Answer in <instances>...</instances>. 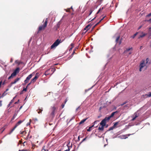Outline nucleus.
Returning a JSON list of instances; mask_svg holds the SVG:
<instances>
[{
    "instance_id": "obj_1",
    "label": "nucleus",
    "mask_w": 151,
    "mask_h": 151,
    "mask_svg": "<svg viewBox=\"0 0 151 151\" xmlns=\"http://www.w3.org/2000/svg\"><path fill=\"white\" fill-rule=\"evenodd\" d=\"M48 20V18H47L45 19L44 24L42 25L39 26L38 28V32L45 29L47 25Z\"/></svg>"
},
{
    "instance_id": "obj_2",
    "label": "nucleus",
    "mask_w": 151,
    "mask_h": 151,
    "mask_svg": "<svg viewBox=\"0 0 151 151\" xmlns=\"http://www.w3.org/2000/svg\"><path fill=\"white\" fill-rule=\"evenodd\" d=\"M19 70L20 68L19 67L17 68L11 74V76L8 77V79H10L15 76L19 72Z\"/></svg>"
},
{
    "instance_id": "obj_3",
    "label": "nucleus",
    "mask_w": 151,
    "mask_h": 151,
    "mask_svg": "<svg viewBox=\"0 0 151 151\" xmlns=\"http://www.w3.org/2000/svg\"><path fill=\"white\" fill-rule=\"evenodd\" d=\"M62 42L60 40L58 39L55 42L53 43V44L51 46V49H53L55 48L57 46Z\"/></svg>"
},
{
    "instance_id": "obj_4",
    "label": "nucleus",
    "mask_w": 151,
    "mask_h": 151,
    "mask_svg": "<svg viewBox=\"0 0 151 151\" xmlns=\"http://www.w3.org/2000/svg\"><path fill=\"white\" fill-rule=\"evenodd\" d=\"M58 107L54 105L52 106L51 107V112L50 114L51 116L54 117L55 115V112L57 110Z\"/></svg>"
},
{
    "instance_id": "obj_5",
    "label": "nucleus",
    "mask_w": 151,
    "mask_h": 151,
    "mask_svg": "<svg viewBox=\"0 0 151 151\" xmlns=\"http://www.w3.org/2000/svg\"><path fill=\"white\" fill-rule=\"evenodd\" d=\"M145 67H146V69L147 67V66L146 64L145 61L144 60H142V62L139 65V70L140 71H141L143 68Z\"/></svg>"
},
{
    "instance_id": "obj_6",
    "label": "nucleus",
    "mask_w": 151,
    "mask_h": 151,
    "mask_svg": "<svg viewBox=\"0 0 151 151\" xmlns=\"http://www.w3.org/2000/svg\"><path fill=\"white\" fill-rule=\"evenodd\" d=\"M109 119H107V117H106L100 123V124L103 126H105L107 122L109 121Z\"/></svg>"
},
{
    "instance_id": "obj_7",
    "label": "nucleus",
    "mask_w": 151,
    "mask_h": 151,
    "mask_svg": "<svg viewBox=\"0 0 151 151\" xmlns=\"http://www.w3.org/2000/svg\"><path fill=\"white\" fill-rule=\"evenodd\" d=\"M23 122V121H21V120H20L15 125V126L12 129L10 132L9 133V134H11L12 132L14 130V129H15V128L18 126L19 125V124H20L22 122Z\"/></svg>"
},
{
    "instance_id": "obj_8",
    "label": "nucleus",
    "mask_w": 151,
    "mask_h": 151,
    "mask_svg": "<svg viewBox=\"0 0 151 151\" xmlns=\"http://www.w3.org/2000/svg\"><path fill=\"white\" fill-rule=\"evenodd\" d=\"M34 75V73L30 74L26 78V79L24 81V84H26L28 83L29 80L32 78V76Z\"/></svg>"
},
{
    "instance_id": "obj_9",
    "label": "nucleus",
    "mask_w": 151,
    "mask_h": 151,
    "mask_svg": "<svg viewBox=\"0 0 151 151\" xmlns=\"http://www.w3.org/2000/svg\"><path fill=\"white\" fill-rule=\"evenodd\" d=\"M120 36L118 35L117 36L116 38V39L115 40V42H116V44L118 43L119 45H121L122 43V38L120 40Z\"/></svg>"
},
{
    "instance_id": "obj_10",
    "label": "nucleus",
    "mask_w": 151,
    "mask_h": 151,
    "mask_svg": "<svg viewBox=\"0 0 151 151\" xmlns=\"http://www.w3.org/2000/svg\"><path fill=\"white\" fill-rule=\"evenodd\" d=\"M134 133H133L132 134H128L126 135H124L122 136H121L120 137L121 139H126L128 138L127 137L129 136L132 135Z\"/></svg>"
},
{
    "instance_id": "obj_11",
    "label": "nucleus",
    "mask_w": 151,
    "mask_h": 151,
    "mask_svg": "<svg viewBox=\"0 0 151 151\" xmlns=\"http://www.w3.org/2000/svg\"><path fill=\"white\" fill-rule=\"evenodd\" d=\"M134 116L133 117V118L132 119V121H134V120L135 119L139 116V114H137V112H135L134 114Z\"/></svg>"
},
{
    "instance_id": "obj_12",
    "label": "nucleus",
    "mask_w": 151,
    "mask_h": 151,
    "mask_svg": "<svg viewBox=\"0 0 151 151\" xmlns=\"http://www.w3.org/2000/svg\"><path fill=\"white\" fill-rule=\"evenodd\" d=\"M117 112H118L117 111H116L115 112H112L111 114L110 115V116H108V117H107V119L109 120L111 118L113 117L114 116V115L116 113H117Z\"/></svg>"
},
{
    "instance_id": "obj_13",
    "label": "nucleus",
    "mask_w": 151,
    "mask_h": 151,
    "mask_svg": "<svg viewBox=\"0 0 151 151\" xmlns=\"http://www.w3.org/2000/svg\"><path fill=\"white\" fill-rule=\"evenodd\" d=\"M20 79V78H16L14 81L10 83V85L12 86L13 84L16 83L17 81H18Z\"/></svg>"
},
{
    "instance_id": "obj_14",
    "label": "nucleus",
    "mask_w": 151,
    "mask_h": 151,
    "mask_svg": "<svg viewBox=\"0 0 151 151\" xmlns=\"http://www.w3.org/2000/svg\"><path fill=\"white\" fill-rule=\"evenodd\" d=\"M145 98L150 97L151 96V92H150L148 93V94H146L145 95L143 96Z\"/></svg>"
},
{
    "instance_id": "obj_15",
    "label": "nucleus",
    "mask_w": 151,
    "mask_h": 151,
    "mask_svg": "<svg viewBox=\"0 0 151 151\" xmlns=\"http://www.w3.org/2000/svg\"><path fill=\"white\" fill-rule=\"evenodd\" d=\"M91 26V25L90 24H89L88 25L84 28V30H88L90 28Z\"/></svg>"
},
{
    "instance_id": "obj_16",
    "label": "nucleus",
    "mask_w": 151,
    "mask_h": 151,
    "mask_svg": "<svg viewBox=\"0 0 151 151\" xmlns=\"http://www.w3.org/2000/svg\"><path fill=\"white\" fill-rule=\"evenodd\" d=\"M40 75V74L39 73H37L35 74V77L34 78L37 80L39 76Z\"/></svg>"
},
{
    "instance_id": "obj_17",
    "label": "nucleus",
    "mask_w": 151,
    "mask_h": 151,
    "mask_svg": "<svg viewBox=\"0 0 151 151\" xmlns=\"http://www.w3.org/2000/svg\"><path fill=\"white\" fill-rule=\"evenodd\" d=\"M50 71H52V70H51L50 69H48V70H47V71H46L45 73V74L46 76L49 75V74H50Z\"/></svg>"
},
{
    "instance_id": "obj_18",
    "label": "nucleus",
    "mask_w": 151,
    "mask_h": 151,
    "mask_svg": "<svg viewBox=\"0 0 151 151\" xmlns=\"http://www.w3.org/2000/svg\"><path fill=\"white\" fill-rule=\"evenodd\" d=\"M88 118H86L85 119H84L82 120L79 123V124L80 125L82 124H83L87 119Z\"/></svg>"
},
{
    "instance_id": "obj_19",
    "label": "nucleus",
    "mask_w": 151,
    "mask_h": 151,
    "mask_svg": "<svg viewBox=\"0 0 151 151\" xmlns=\"http://www.w3.org/2000/svg\"><path fill=\"white\" fill-rule=\"evenodd\" d=\"M106 17L105 16L102 19H101V20H100V21L98 22L97 23H96L94 26V27H95L98 24L101 22V21L102 20L104 19V18Z\"/></svg>"
},
{
    "instance_id": "obj_20",
    "label": "nucleus",
    "mask_w": 151,
    "mask_h": 151,
    "mask_svg": "<svg viewBox=\"0 0 151 151\" xmlns=\"http://www.w3.org/2000/svg\"><path fill=\"white\" fill-rule=\"evenodd\" d=\"M104 126H101V127H99L98 128V130L103 131L104 129Z\"/></svg>"
},
{
    "instance_id": "obj_21",
    "label": "nucleus",
    "mask_w": 151,
    "mask_h": 151,
    "mask_svg": "<svg viewBox=\"0 0 151 151\" xmlns=\"http://www.w3.org/2000/svg\"><path fill=\"white\" fill-rule=\"evenodd\" d=\"M60 23L58 22L57 24V25L55 26L56 27V29L57 30L58 28H59L60 25Z\"/></svg>"
},
{
    "instance_id": "obj_22",
    "label": "nucleus",
    "mask_w": 151,
    "mask_h": 151,
    "mask_svg": "<svg viewBox=\"0 0 151 151\" xmlns=\"http://www.w3.org/2000/svg\"><path fill=\"white\" fill-rule=\"evenodd\" d=\"M94 126V124L92 125L90 127H89L88 129L87 130V131L88 132H90L92 129V128Z\"/></svg>"
},
{
    "instance_id": "obj_23",
    "label": "nucleus",
    "mask_w": 151,
    "mask_h": 151,
    "mask_svg": "<svg viewBox=\"0 0 151 151\" xmlns=\"http://www.w3.org/2000/svg\"><path fill=\"white\" fill-rule=\"evenodd\" d=\"M119 122H117L114 123L113 126L115 128L116 127V126L118 124Z\"/></svg>"
},
{
    "instance_id": "obj_24",
    "label": "nucleus",
    "mask_w": 151,
    "mask_h": 151,
    "mask_svg": "<svg viewBox=\"0 0 151 151\" xmlns=\"http://www.w3.org/2000/svg\"><path fill=\"white\" fill-rule=\"evenodd\" d=\"M132 47L130 48H128L126 49V50L124 52H128L131 50H132Z\"/></svg>"
},
{
    "instance_id": "obj_25",
    "label": "nucleus",
    "mask_w": 151,
    "mask_h": 151,
    "mask_svg": "<svg viewBox=\"0 0 151 151\" xmlns=\"http://www.w3.org/2000/svg\"><path fill=\"white\" fill-rule=\"evenodd\" d=\"M87 138V137H86L84 139H83V140L80 142L79 145H81L83 141L86 140Z\"/></svg>"
},
{
    "instance_id": "obj_26",
    "label": "nucleus",
    "mask_w": 151,
    "mask_h": 151,
    "mask_svg": "<svg viewBox=\"0 0 151 151\" xmlns=\"http://www.w3.org/2000/svg\"><path fill=\"white\" fill-rule=\"evenodd\" d=\"M36 80L34 78L32 79L31 80V83H34Z\"/></svg>"
},
{
    "instance_id": "obj_27",
    "label": "nucleus",
    "mask_w": 151,
    "mask_h": 151,
    "mask_svg": "<svg viewBox=\"0 0 151 151\" xmlns=\"http://www.w3.org/2000/svg\"><path fill=\"white\" fill-rule=\"evenodd\" d=\"M15 63L18 64V65H20L21 63L18 60H16L15 61Z\"/></svg>"
},
{
    "instance_id": "obj_28",
    "label": "nucleus",
    "mask_w": 151,
    "mask_h": 151,
    "mask_svg": "<svg viewBox=\"0 0 151 151\" xmlns=\"http://www.w3.org/2000/svg\"><path fill=\"white\" fill-rule=\"evenodd\" d=\"M150 16H151V12L150 13L148 14L146 16V17L147 19H148Z\"/></svg>"
},
{
    "instance_id": "obj_29",
    "label": "nucleus",
    "mask_w": 151,
    "mask_h": 151,
    "mask_svg": "<svg viewBox=\"0 0 151 151\" xmlns=\"http://www.w3.org/2000/svg\"><path fill=\"white\" fill-rule=\"evenodd\" d=\"M138 32H137L135 34H134L133 36H131V37L133 38H134L138 34Z\"/></svg>"
},
{
    "instance_id": "obj_30",
    "label": "nucleus",
    "mask_w": 151,
    "mask_h": 151,
    "mask_svg": "<svg viewBox=\"0 0 151 151\" xmlns=\"http://www.w3.org/2000/svg\"><path fill=\"white\" fill-rule=\"evenodd\" d=\"M145 36V34H143L142 35H140L139 36V37L138 38H142L143 37H144V36Z\"/></svg>"
},
{
    "instance_id": "obj_31",
    "label": "nucleus",
    "mask_w": 151,
    "mask_h": 151,
    "mask_svg": "<svg viewBox=\"0 0 151 151\" xmlns=\"http://www.w3.org/2000/svg\"><path fill=\"white\" fill-rule=\"evenodd\" d=\"M104 9V7H102V8H100L98 10V12H97V13H96V14H98L99 12H100L101 11V10H103V9Z\"/></svg>"
},
{
    "instance_id": "obj_32",
    "label": "nucleus",
    "mask_w": 151,
    "mask_h": 151,
    "mask_svg": "<svg viewBox=\"0 0 151 151\" xmlns=\"http://www.w3.org/2000/svg\"><path fill=\"white\" fill-rule=\"evenodd\" d=\"M104 9V7H102V8H100L98 10V12H97V13H96V14H98L99 12H100L101 11V10H103V9Z\"/></svg>"
},
{
    "instance_id": "obj_33",
    "label": "nucleus",
    "mask_w": 151,
    "mask_h": 151,
    "mask_svg": "<svg viewBox=\"0 0 151 151\" xmlns=\"http://www.w3.org/2000/svg\"><path fill=\"white\" fill-rule=\"evenodd\" d=\"M115 128L113 126L112 127H110L109 128V131H110V130H112L114 128Z\"/></svg>"
},
{
    "instance_id": "obj_34",
    "label": "nucleus",
    "mask_w": 151,
    "mask_h": 151,
    "mask_svg": "<svg viewBox=\"0 0 151 151\" xmlns=\"http://www.w3.org/2000/svg\"><path fill=\"white\" fill-rule=\"evenodd\" d=\"M16 97V96H15V97H14L13 99L12 100H11V101L10 102V104H12V103L14 101V99Z\"/></svg>"
},
{
    "instance_id": "obj_35",
    "label": "nucleus",
    "mask_w": 151,
    "mask_h": 151,
    "mask_svg": "<svg viewBox=\"0 0 151 151\" xmlns=\"http://www.w3.org/2000/svg\"><path fill=\"white\" fill-rule=\"evenodd\" d=\"M149 60L148 58H147L146 59L145 61V62L146 64H147Z\"/></svg>"
},
{
    "instance_id": "obj_36",
    "label": "nucleus",
    "mask_w": 151,
    "mask_h": 151,
    "mask_svg": "<svg viewBox=\"0 0 151 151\" xmlns=\"http://www.w3.org/2000/svg\"><path fill=\"white\" fill-rule=\"evenodd\" d=\"M5 129V128L4 127H3L1 129V130H2L1 132V133H2L4 131V130Z\"/></svg>"
},
{
    "instance_id": "obj_37",
    "label": "nucleus",
    "mask_w": 151,
    "mask_h": 151,
    "mask_svg": "<svg viewBox=\"0 0 151 151\" xmlns=\"http://www.w3.org/2000/svg\"><path fill=\"white\" fill-rule=\"evenodd\" d=\"M145 21H147L149 22L150 23H151V18L148 19H147L146 20H145Z\"/></svg>"
},
{
    "instance_id": "obj_38",
    "label": "nucleus",
    "mask_w": 151,
    "mask_h": 151,
    "mask_svg": "<svg viewBox=\"0 0 151 151\" xmlns=\"http://www.w3.org/2000/svg\"><path fill=\"white\" fill-rule=\"evenodd\" d=\"M17 116V114H15L14 116H13V117L12 118V120H13L14 118H15V117Z\"/></svg>"
},
{
    "instance_id": "obj_39",
    "label": "nucleus",
    "mask_w": 151,
    "mask_h": 151,
    "mask_svg": "<svg viewBox=\"0 0 151 151\" xmlns=\"http://www.w3.org/2000/svg\"><path fill=\"white\" fill-rule=\"evenodd\" d=\"M45 146H44L43 147H42V151H43V150H44V151H47H47H46V150L45 149Z\"/></svg>"
},
{
    "instance_id": "obj_40",
    "label": "nucleus",
    "mask_w": 151,
    "mask_h": 151,
    "mask_svg": "<svg viewBox=\"0 0 151 151\" xmlns=\"http://www.w3.org/2000/svg\"><path fill=\"white\" fill-rule=\"evenodd\" d=\"M27 86L26 88H24V89H23V90L22 91H26L27 90Z\"/></svg>"
},
{
    "instance_id": "obj_41",
    "label": "nucleus",
    "mask_w": 151,
    "mask_h": 151,
    "mask_svg": "<svg viewBox=\"0 0 151 151\" xmlns=\"http://www.w3.org/2000/svg\"><path fill=\"white\" fill-rule=\"evenodd\" d=\"M98 122H99V121L98 120L95 121L94 122H93V124H95L97 123Z\"/></svg>"
},
{
    "instance_id": "obj_42",
    "label": "nucleus",
    "mask_w": 151,
    "mask_h": 151,
    "mask_svg": "<svg viewBox=\"0 0 151 151\" xmlns=\"http://www.w3.org/2000/svg\"><path fill=\"white\" fill-rule=\"evenodd\" d=\"M93 12V11L91 10H90V13L89 14L88 16H90L92 13Z\"/></svg>"
},
{
    "instance_id": "obj_43",
    "label": "nucleus",
    "mask_w": 151,
    "mask_h": 151,
    "mask_svg": "<svg viewBox=\"0 0 151 151\" xmlns=\"http://www.w3.org/2000/svg\"><path fill=\"white\" fill-rule=\"evenodd\" d=\"M42 109H43V108H42V107H41V108H39V110L40 111H43Z\"/></svg>"
},
{
    "instance_id": "obj_44",
    "label": "nucleus",
    "mask_w": 151,
    "mask_h": 151,
    "mask_svg": "<svg viewBox=\"0 0 151 151\" xmlns=\"http://www.w3.org/2000/svg\"><path fill=\"white\" fill-rule=\"evenodd\" d=\"M26 133V132H25V131H22V132L21 133V134H24V133Z\"/></svg>"
},
{
    "instance_id": "obj_45",
    "label": "nucleus",
    "mask_w": 151,
    "mask_h": 151,
    "mask_svg": "<svg viewBox=\"0 0 151 151\" xmlns=\"http://www.w3.org/2000/svg\"><path fill=\"white\" fill-rule=\"evenodd\" d=\"M19 101V99L18 100V101H17V102H15L14 103V104H18Z\"/></svg>"
},
{
    "instance_id": "obj_46",
    "label": "nucleus",
    "mask_w": 151,
    "mask_h": 151,
    "mask_svg": "<svg viewBox=\"0 0 151 151\" xmlns=\"http://www.w3.org/2000/svg\"><path fill=\"white\" fill-rule=\"evenodd\" d=\"M2 101H0V107H1L2 106Z\"/></svg>"
},
{
    "instance_id": "obj_47",
    "label": "nucleus",
    "mask_w": 151,
    "mask_h": 151,
    "mask_svg": "<svg viewBox=\"0 0 151 151\" xmlns=\"http://www.w3.org/2000/svg\"><path fill=\"white\" fill-rule=\"evenodd\" d=\"M70 9H68L66 10V11L67 12H69L70 11Z\"/></svg>"
},
{
    "instance_id": "obj_48",
    "label": "nucleus",
    "mask_w": 151,
    "mask_h": 151,
    "mask_svg": "<svg viewBox=\"0 0 151 151\" xmlns=\"http://www.w3.org/2000/svg\"><path fill=\"white\" fill-rule=\"evenodd\" d=\"M31 83V81L30 82V83H29L27 86L28 87L29 86L30 84H31V83Z\"/></svg>"
},
{
    "instance_id": "obj_49",
    "label": "nucleus",
    "mask_w": 151,
    "mask_h": 151,
    "mask_svg": "<svg viewBox=\"0 0 151 151\" xmlns=\"http://www.w3.org/2000/svg\"><path fill=\"white\" fill-rule=\"evenodd\" d=\"M2 84V81H0V88L1 87V85Z\"/></svg>"
},
{
    "instance_id": "obj_50",
    "label": "nucleus",
    "mask_w": 151,
    "mask_h": 151,
    "mask_svg": "<svg viewBox=\"0 0 151 151\" xmlns=\"http://www.w3.org/2000/svg\"><path fill=\"white\" fill-rule=\"evenodd\" d=\"M70 45L72 47V48H73L74 46V44L73 43H71Z\"/></svg>"
},
{
    "instance_id": "obj_51",
    "label": "nucleus",
    "mask_w": 151,
    "mask_h": 151,
    "mask_svg": "<svg viewBox=\"0 0 151 151\" xmlns=\"http://www.w3.org/2000/svg\"><path fill=\"white\" fill-rule=\"evenodd\" d=\"M80 136H79L78 137V141H79L80 140Z\"/></svg>"
},
{
    "instance_id": "obj_52",
    "label": "nucleus",
    "mask_w": 151,
    "mask_h": 151,
    "mask_svg": "<svg viewBox=\"0 0 151 151\" xmlns=\"http://www.w3.org/2000/svg\"><path fill=\"white\" fill-rule=\"evenodd\" d=\"M61 106L62 107V108H63L64 106V104H62L61 105Z\"/></svg>"
},
{
    "instance_id": "obj_53",
    "label": "nucleus",
    "mask_w": 151,
    "mask_h": 151,
    "mask_svg": "<svg viewBox=\"0 0 151 151\" xmlns=\"http://www.w3.org/2000/svg\"><path fill=\"white\" fill-rule=\"evenodd\" d=\"M142 27V26H139V27H138V30H139V29H140Z\"/></svg>"
},
{
    "instance_id": "obj_54",
    "label": "nucleus",
    "mask_w": 151,
    "mask_h": 151,
    "mask_svg": "<svg viewBox=\"0 0 151 151\" xmlns=\"http://www.w3.org/2000/svg\"><path fill=\"white\" fill-rule=\"evenodd\" d=\"M19 144H21L22 143V142L21 140H19Z\"/></svg>"
},
{
    "instance_id": "obj_55",
    "label": "nucleus",
    "mask_w": 151,
    "mask_h": 151,
    "mask_svg": "<svg viewBox=\"0 0 151 151\" xmlns=\"http://www.w3.org/2000/svg\"><path fill=\"white\" fill-rule=\"evenodd\" d=\"M11 104H10V103L8 104V107H9Z\"/></svg>"
},
{
    "instance_id": "obj_56",
    "label": "nucleus",
    "mask_w": 151,
    "mask_h": 151,
    "mask_svg": "<svg viewBox=\"0 0 151 151\" xmlns=\"http://www.w3.org/2000/svg\"><path fill=\"white\" fill-rule=\"evenodd\" d=\"M42 111H39L38 112V114H40V113H41Z\"/></svg>"
},
{
    "instance_id": "obj_57",
    "label": "nucleus",
    "mask_w": 151,
    "mask_h": 151,
    "mask_svg": "<svg viewBox=\"0 0 151 151\" xmlns=\"http://www.w3.org/2000/svg\"><path fill=\"white\" fill-rule=\"evenodd\" d=\"M42 111H39L38 112V114H40V113H41Z\"/></svg>"
},
{
    "instance_id": "obj_58",
    "label": "nucleus",
    "mask_w": 151,
    "mask_h": 151,
    "mask_svg": "<svg viewBox=\"0 0 151 151\" xmlns=\"http://www.w3.org/2000/svg\"><path fill=\"white\" fill-rule=\"evenodd\" d=\"M75 53V51H74L72 54V55H73Z\"/></svg>"
},
{
    "instance_id": "obj_59",
    "label": "nucleus",
    "mask_w": 151,
    "mask_h": 151,
    "mask_svg": "<svg viewBox=\"0 0 151 151\" xmlns=\"http://www.w3.org/2000/svg\"><path fill=\"white\" fill-rule=\"evenodd\" d=\"M96 17H95L93 19H92L91 20H90V21H93V20L94 19H95Z\"/></svg>"
},
{
    "instance_id": "obj_60",
    "label": "nucleus",
    "mask_w": 151,
    "mask_h": 151,
    "mask_svg": "<svg viewBox=\"0 0 151 151\" xmlns=\"http://www.w3.org/2000/svg\"><path fill=\"white\" fill-rule=\"evenodd\" d=\"M25 143V142H24V143H23V144H23V145L24 146V143Z\"/></svg>"
},
{
    "instance_id": "obj_61",
    "label": "nucleus",
    "mask_w": 151,
    "mask_h": 151,
    "mask_svg": "<svg viewBox=\"0 0 151 151\" xmlns=\"http://www.w3.org/2000/svg\"><path fill=\"white\" fill-rule=\"evenodd\" d=\"M149 30H150H150H151V27H150L149 28Z\"/></svg>"
},
{
    "instance_id": "obj_62",
    "label": "nucleus",
    "mask_w": 151,
    "mask_h": 151,
    "mask_svg": "<svg viewBox=\"0 0 151 151\" xmlns=\"http://www.w3.org/2000/svg\"><path fill=\"white\" fill-rule=\"evenodd\" d=\"M124 104L123 103V104H122L121 105V106H123V105Z\"/></svg>"
},
{
    "instance_id": "obj_63",
    "label": "nucleus",
    "mask_w": 151,
    "mask_h": 151,
    "mask_svg": "<svg viewBox=\"0 0 151 151\" xmlns=\"http://www.w3.org/2000/svg\"><path fill=\"white\" fill-rule=\"evenodd\" d=\"M12 61H13V60H12V59H11V60H10V62H12Z\"/></svg>"
},
{
    "instance_id": "obj_64",
    "label": "nucleus",
    "mask_w": 151,
    "mask_h": 151,
    "mask_svg": "<svg viewBox=\"0 0 151 151\" xmlns=\"http://www.w3.org/2000/svg\"><path fill=\"white\" fill-rule=\"evenodd\" d=\"M27 124V125H30V122H29V123H28Z\"/></svg>"
}]
</instances>
